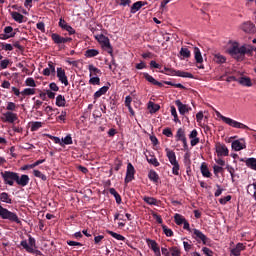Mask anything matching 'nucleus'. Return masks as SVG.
Listing matches in <instances>:
<instances>
[{
    "instance_id": "f257e3e1",
    "label": "nucleus",
    "mask_w": 256,
    "mask_h": 256,
    "mask_svg": "<svg viewBox=\"0 0 256 256\" xmlns=\"http://www.w3.org/2000/svg\"><path fill=\"white\" fill-rule=\"evenodd\" d=\"M216 115L217 117H219L224 123H226V125H229V127H234V129H247L248 131H251V128H249V126L241 123V122H237V120H233L229 117H225L221 114V112L216 111Z\"/></svg>"
},
{
    "instance_id": "f03ea898",
    "label": "nucleus",
    "mask_w": 256,
    "mask_h": 256,
    "mask_svg": "<svg viewBox=\"0 0 256 256\" xmlns=\"http://www.w3.org/2000/svg\"><path fill=\"white\" fill-rule=\"evenodd\" d=\"M0 217L1 219H7L12 223H17L18 225L21 223V220H19V216H17V213L11 212L9 211V209L4 208L1 205H0Z\"/></svg>"
},
{
    "instance_id": "7ed1b4c3",
    "label": "nucleus",
    "mask_w": 256,
    "mask_h": 256,
    "mask_svg": "<svg viewBox=\"0 0 256 256\" xmlns=\"http://www.w3.org/2000/svg\"><path fill=\"white\" fill-rule=\"evenodd\" d=\"M192 237L193 239H195V241H197V243H202L203 245H207L208 247H210L211 245V239L204 235V233L197 228L192 229Z\"/></svg>"
},
{
    "instance_id": "20e7f679",
    "label": "nucleus",
    "mask_w": 256,
    "mask_h": 256,
    "mask_svg": "<svg viewBox=\"0 0 256 256\" xmlns=\"http://www.w3.org/2000/svg\"><path fill=\"white\" fill-rule=\"evenodd\" d=\"M228 52H229V55H231L232 57L239 59V57H243L247 54V47L245 46L239 47L238 43H234L229 48Z\"/></svg>"
},
{
    "instance_id": "39448f33",
    "label": "nucleus",
    "mask_w": 256,
    "mask_h": 256,
    "mask_svg": "<svg viewBox=\"0 0 256 256\" xmlns=\"http://www.w3.org/2000/svg\"><path fill=\"white\" fill-rule=\"evenodd\" d=\"M18 174L19 173L11 172V171L1 172V176L5 185H9L10 187H13V185L17 183Z\"/></svg>"
},
{
    "instance_id": "423d86ee",
    "label": "nucleus",
    "mask_w": 256,
    "mask_h": 256,
    "mask_svg": "<svg viewBox=\"0 0 256 256\" xmlns=\"http://www.w3.org/2000/svg\"><path fill=\"white\" fill-rule=\"evenodd\" d=\"M96 39L102 45V47L107 49V53H109V55H113V47L111 46V42L107 36L100 34L96 36Z\"/></svg>"
},
{
    "instance_id": "0eeeda50",
    "label": "nucleus",
    "mask_w": 256,
    "mask_h": 256,
    "mask_svg": "<svg viewBox=\"0 0 256 256\" xmlns=\"http://www.w3.org/2000/svg\"><path fill=\"white\" fill-rule=\"evenodd\" d=\"M240 30L243 31V33H246L247 35H253L254 33H256V27L254 23L251 21L243 22L240 25Z\"/></svg>"
},
{
    "instance_id": "6e6552de",
    "label": "nucleus",
    "mask_w": 256,
    "mask_h": 256,
    "mask_svg": "<svg viewBox=\"0 0 256 256\" xmlns=\"http://www.w3.org/2000/svg\"><path fill=\"white\" fill-rule=\"evenodd\" d=\"M133 179H135V167L133 166V164H131V162H129L127 164V170H126V176L124 179V183H131V181H133Z\"/></svg>"
},
{
    "instance_id": "1a4fd4ad",
    "label": "nucleus",
    "mask_w": 256,
    "mask_h": 256,
    "mask_svg": "<svg viewBox=\"0 0 256 256\" xmlns=\"http://www.w3.org/2000/svg\"><path fill=\"white\" fill-rule=\"evenodd\" d=\"M215 150L218 155V157H228L229 156V149L225 144H222L220 142L216 143Z\"/></svg>"
},
{
    "instance_id": "9d476101",
    "label": "nucleus",
    "mask_w": 256,
    "mask_h": 256,
    "mask_svg": "<svg viewBox=\"0 0 256 256\" xmlns=\"http://www.w3.org/2000/svg\"><path fill=\"white\" fill-rule=\"evenodd\" d=\"M51 39H52V41H54V43L56 45H61L62 43H71V41H73V38L62 37L61 35H59L57 33H52Z\"/></svg>"
},
{
    "instance_id": "9b49d317",
    "label": "nucleus",
    "mask_w": 256,
    "mask_h": 256,
    "mask_svg": "<svg viewBox=\"0 0 256 256\" xmlns=\"http://www.w3.org/2000/svg\"><path fill=\"white\" fill-rule=\"evenodd\" d=\"M21 247L27 251V253H32V255L41 256L43 253L41 250H37V248H30L29 243H27V240H22L20 242Z\"/></svg>"
},
{
    "instance_id": "f8f14e48",
    "label": "nucleus",
    "mask_w": 256,
    "mask_h": 256,
    "mask_svg": "<svg viewBox=\"0 0 256 256\" xmlns=\"http://www.w3.org/2000/svg\"><path fill=\"white\" fill-rule=\"evenodd\" d=\"M194 58L196 61V67H198V69H205V66H203V56L201 55V50L197 47L194 48Z\"/></svg>"
},
{
    "instance_id": "ddd939ff",
    "label": "nucleus",
    "mask_w": 256,
    "mask_h": 256,
    "mask_svg": "<svg viewBox=\"0 0 256 256\" xmlns=\"http://www.w3.org/2000/svg\"><path fill=\"white\" fill-rule=\"evenodd\" d=\"M3 117L1 118V120L4 123H14L15 121H17V119H19V116H17V113L14 112H6L2 114Z\"/></svg>"
},
{
    "instance_id": "4468645a",
    "label": "nucleus",
    "mask_w": 256,
    "mask_h": 256,
    "mask_svg": "<svg viewBox=\"0 0 256 256\" xmlns=\"http://www.w3.org/2000/svg\"><path fill=\"white\" fill-rule=\"evenodd\" d=\"M146 243L148 247L154 252L155 256H161V248H159V244H157V241L147 239Z\"/></svg>"
},
{
    "instance_id": "2eb2a0df",
    "label": "nucleus",
    "mask_w": 256,
    "mask_h": 256,
    "mask_svg": "<svg viewBox=\"0 0 256 256\" xmlns=\"http://www.w3.org/2000/svg\"><path fill=\"white\" fill-rule=\"evenodd\" d=\"M57 77L65 87L69 86V80L67 79V74H65V70L63 68H57Z\"/></svg>"
},
{
    "instance_id": "dca6fc26",
    "label": "nucleus",
    "mask_w": 256,
    "mask_h": 256,
    "mask_svg": "<svg viewBox=\"0 0 256 256\" xmlns=\"http://www.w3.org/2000/svg\"><path fill=\"white\" fill-rule=\"evenodd\" d=\"M166 157L168 158L169 162L171 163V165L174 167L176 165H179V162L177 161V155L175 154V151L166 148Z\"/></svg>"
},
{
    "instance_id": "f3484780",
    "label": "nucleus",
    "mask_w": 256,
    "mask_h": 256,
    "mask_svg": "<svg viewBox=\"0 0 256 256\" xmlns=\"http://www.w3.org/2000/svg\"><path fill=\"white\" fill-rule=\"evenodd\" d=\"M239 161L245 163L248 169L256 171V158H240Z\"/></svg>"
},
{
    "instance_id": "a211bd4d",
    "label": "nucleus",
    "mask_w": 256,
    "mask_h": 256,
    "mask_svg": "<svg viewBox=\"0 0 256 256\" xmlns=\"http://www.w3.org/2000/svg\"><path fill=\"white\" fill-rule=\"evenodd\" d=\"M245 249H247L245 244L239 242L236 244L235 248L230 250V254L233 256H241V251H245Z\"/></svg>"
},
{
    "instance_id": "6ab92c4d",
    "label": "nucleus",
    "mask_w": 256,
    "mask_h": 256,
    "mask_svg": "<svg viewBox=\"0 0 256 256\" xmlns=\"http://www.w3.org/2000/svg\"><path fill=\"white\" fill-rule=\"evenodd\" d=\"M29 175L27 174H22L21 177H19V174L16 178V183L20 185V187H27L29 185Z\"/></svg>"
},
{
    "instance_id": "aec40b11",
    "label": "nucleus",
    "mask_w": 256,
    "mask_h": 256,
    "mask_svg": "<svg viewBox=\"0 0 256 256\" xmlns=\"http://www.w3.org/2000/svg\"><path fill=\"white\" fill-rule=\"evenodd\" d=\"M175 105L178 107L180 115H185V113H189V111H191V107L181 103V100H176Z\"/></svg>"
},
{
    "instance_id": "412c9836",
    "label": "nucleus",
    "mask_w": 256,
    "mask_h": 256,
    "mask_svg": "<svg viewBox=\"0 0 256 256\" xmlns=\"http://www.w3.org/2000/svg\"><path fill=\"white\" fill-rule=\"evenodd\" d=\"M246 191L248 195H251L254 201H256V181L251 184H248L246 187Z\"/></svg>"
},
{
    "instance_id": "4be33fe9",
    "label": "nucleus",
    "mask_w": 256,
    "mask_h": 256,
    "mask_svg": "<svg viewBox=\"0 0 256 256\" xmlns=\"http://www.w3.org/2000/svg\"><path fill=\"white\" fill-rule=\"evenodd\" d=\"M145 5H147V2H143V1L135 2L131 6L130 13H137V11H139V9H141V7H145Z\"/></svg>"
},
{
    "instance_id": "5701e85b",
    "label": "nucleus",
    "mask_w": 256,
    "mask_h": 256,
    "mask_svg": "<svg viewBox=\"0 0 256 256\" xmlns=\"http://www.w3.org/2000/svg\"><path fill=\"white\" fill-rule=\"evenodd\" d=\"M143 201L147 203V205H155L156 207H159V204L161 203V201L157 200V198L149 196H144Z\"/></svg>"
},
{
    "instance_id": "b1692460",
    "label": "nucleus",
    "mask_w": 256,
    "mask_h": 256,
    "mask_svg": "<svg viewBox=\"0 0 256 256\" xmlns=\"http://www.w3.org/2000/svg\"><path fill=\"white\" fill-rule=\"evenodd\" d=\"M0 201H2V203H8V205H11L13 203L11 195H9V193L7 192L0 193Z\"/></svg>"
},
{
    "instance_id": "393cba45",
    "label": "nucleus",
    "mask_w": 256,
    "mask_h": 256,
    "mask_svg": "<svg viewBox=\"0 0 256 256\" xmlns=\"http://www.w3.org/2000/svg\"><path fill=\"white\" fill-rule=\"evenodd\" d=\"M109 91V86H103L98 91H96L93 95L94 99L97 100L99 97H102V95H105Z\"/></svg>"
},
{
    "instance_id": "a878e982",
    "label": "nucleus",
    "mask_w": 256,
    "mask_h": 256,
    "mask_svg": "<svg viewBox=\"0 0 256 256\" xmlns=\"http://www.w3.org/2000/svg\"><path fill=\"white\" fill-rule=\"evenodd\" d=\"M245 144H243L240 140H235L232 142V149L234 151H241L242 149H245Z\"/></svg>"
},
{
    "instance_id": "bb28decb",
    "label": "nucleus",
    "mask_w": 256,
    "mask_h": 256,
    "mask_svg": "<svg viewBox=\"0 0 256 256\" xmlns=\"http://www.w3.org/2000/svg\"><path fill=\"white\" fill-rule=\"evenodd\" d=\"M238 82L244 87H253V82H251V78L249 77H241Z\"/></svg>"
},
{
    "instance_id": "cd10ccee",
    "label": "nucleus",
    "mask_w": 256,
    "mask_h": 256,
    "mask_svg": "<svg viewBox=\"0 0 256 256\" xmlns=\"http://www.w3.org/2000/svg\"><path fill=\"white\" fill-rule=\"evenodd\" d=\"M200 171L203 177H207V178L211 177V172L209 171V167H207V164L205 162L201 164Z\"/></svg>"
},
{
    "instance_id": "c85d7f7f",
    "label": "nucleus",
    "mask_w": 256,
    "mask_h": 256,
    "mask_svg": "<svg viewBox=\"0 0 256 256\" xmlns=\"http://www.w3.org/2000/svg\"><path fill=\"white\" fill-rule=\"evenodd\" d=\"M109 193H110V195H113V197L116 200V203L118 205H121V201H122L121 195L117 192V190H115V188H110L109 189Z\"/></svg>"
},
{
    "instance_id": "c756f323",
    "label": "nucleus",
    "mask_w": 256,
    "mask_h": 256,
    "mask_svg": "<svg viewBox=\"0 0 256 256\" xmlns=\"http://www.w3.org/2000/svg\"><path fill=\"white\" fill-rule=\"evenodd\" d=\"M66 104H67V100H65V96L59 94L56 97V106L57 107H65Z\"/></svg>"
},
{
    "instance_id": "7c9ffc66",
    "label": "nucleus",
    "mask_w": 256,
    "mask_h": 256,
    "mask_svg": "<svg viewBox=\"0 0 256 256\" xmlns=\"http://www.w3.org/2000/svg\"><path fill=\"white\" fill-rule=\"evenodd\" d=\"M148 179H150L153 183H159V174H157L155 170H150L148 173Z\"/></svg>"
},
{
    "instance_id": "2f4dec72",
    "label": "nucleus",
    "mask_w": 256,
    "mask_h": 256,
    "mask_svg": "<svg viewBox=\"0 0 256 256\" xmlns=\"http://www.w3.org/2000/svg\"><path fill=\"white\" fill-rule=\"evenodd\" d=\"M88 71L90 73V77H93V75H101V70L95 67L93 64L88 66Z\"/></svg>"
},
{
    "instance_id": "473e14b6",
    "label": "nucleus",
    "mask_w": 256,
    "mask_h": 256,
    "mask_svg": "<svg viewBox=\"0 0 256 256\" xmlns=\"http://www.w3.org/2000/svg\"><path fill=\"white\" fill-rule=\"evenodd\" d=\"M11 17L16 23H22L25 16L19 12H11Z\"/></svg>"
},
{
    "instance_id": "72a5a7b5",
    "label": "nucleus",
    "mask_w": 256,
    "mask_h": 256,
    "mask_svg": "<svg viewBox=\"0 0 256 256\" xmlns=\"http://www.w3.org/2000/svg\"><path fill=\"white\" fill-rule=\"evenodd\" d=\"M148 109L150 110V113H157L159 109H161V106L159 104H156L154 102H149L148 103Z\"/></svg>"
},
{
    "instance_id": "f704fd0d",
    "label": "nucleus",
    "mask_w": 256,
    "mask_h": 256,
    "mask_svg": "<svg viewBox=\"0 0 256 256\" xmlns=\"http://www.w3.org/2000/svg\"><path fill=\"white\" fill-rule=\"evenodd\" d=\"M187 137H185V130L183 128H179L176 133V141H185Z\"/></svg>"
},
{
    "instance_id": "c9c22d12",
    "label": "nucleus",
    "mask_w": 256,
    "mask_h": 256,
    "mask_svg": "<svg viewBox=\"0 0 256 256\" xmlns=\"http://www.w3.org/2000/svg\"><path fill=\"white\" fill-rule=\"evenodd\" d=\"M107 233H108V235H111V237H113L114 239H117V241H126V238L121 234H118L111 230H107Z\"/></svg>"
},
{
    "instance_id": "e433bc0d",
    "label": "nucleus",
    "mask_w": 256,
    "mask_h": 256,
    "mask_svg": "<svg viewBox=\"0 0 256 256\" xmlns=\"http://www.w3.org/2000/svg\"><path fill=\"white\" fill-rule=\"evenodd\" d=\"M176 77H183L185 79H193V74L181 70H177Z\"/></svg>"
},
{
    "instance_id": "4c0bfd02",
    "label": "nucleus",
    "mask_w": 256,
    "mask_h": 256,
    "mask_svg": "<svg viewBox=\"0 0 256 256\" xmlns=\"http://www.w3.org/2000/svg\"><path fill=\"white\" fill-rule=\"evenodd\" d=\"M187 219H185V216L181 215V214H175L174 215V221L176 223V225H183V223L186 221Z\"/></svg>"
},
{
    "instance_id": "58836bf2",
    "label": "nucleus",
    "mask_w": 256,
    "mask_h": 256,
    "mask_svg": "<svg viewBox=\"0 0 256 256\" xmlns=\"http://www.w3.org/2000/svg\"><path fill=\"white\" fill-rule=\"evenodd\" d=\"M213 60L215 61V63L221 65L227 61V58H225V56L221 54H215Z\"/></svg>"
},
{
    "instance_id": "ea45409f",
    "label": "nucleus",
    "mask_w": 256,
    "mask_h": 256,
    "mask_svg": "<svg viewBox=\"0 0 256 256\" xmlns=\"http://www.w3.org/2000/svg\"><path fill=\"white\" fill-rule=\"evenodd\" d=\"M99 55V50L97 49H88L85 51V57L91 58V57H97Z\"/></svg>"
},
{
    "instance_id": "a19ab883",
    "label": "nucleus",
    "mask_w": 256,
    "mask_h": 256,
    "mask_svg": "<svg viewBox=\"0 0 256 256\" xmlns=\"http://www.w3.org/2000/svg\"><path fill=\"white\" fill-rule=\"evenodd\" d=\"M159 73H164L165 75H176L177 76V70L164 67L163 70H159Z\"/></svg>"
},
{
    "instance_id": "79ce46f5",
    "label": "nucleus",
    "mask_w": 256,
    "mask_h": 256,
    "mask_svg": "<svg viewBox=\"0 0 256 256\" xmlns=\"http://www.w3.org/2000/svg\"><path fill=\"white\" fill-rule=\"evenodd\" d=\"M169 251L171 256H181V249L177 246L169 248Z\"/></svg>"
},
{
    "instance_id": "37998d69",
    "label": "nucleus",
    "mask_w": 256,
    "mask_h": 256,
    "mask_svg": "<svg viewBox=\"0 0 256 256\" xmlns=\"http://www.w3.org/2000/svg\"><path fill=\"white\" fill-rule=\"evenodd\" d=\"M21 95L23 97H27L29 95H35V89L34 88H25L22 92Z\"/></svg>"
},
{
    "instance_id": "c03bdc74",
    "label": "nucleus",
    "mask_w": 256,
    "mask_h": 256,
    "mask_svg": "<svg viewBox=\"0 0 256 256\" xmlns=\"http://www.w3.org/2000/svg\"><path fill=\"white\" fill-rule=\"evenodd\" d=\"M34 177H37L38 179H41L42 181H47V176L45 174H42L39 170H33Z\"/></svg>"
},
{
    "instance_id": "a18cd8bd",
    "label": "nucleus",
    "mask_w": 256,
    "mask_h": 256,
    "mask_svg": "<svg viewBox=\"0 0 256 256\" xmlns=\"http://www.w3.org/2000/svg\"><path fill=\"white\" fill-rule=\"evenodd\" d=\"M143 77H144V79H146V81H148V83H151L152 85H155V83H156V79L155 78H153V76H151L149 73H147V72H144L143 73Z\"/></svg>"
},
{
    "instance_id": "49530a36",
    "label": "nucleus",
    "mask_w": 256,
    "mask_h": 256,
    "mask_svg": "<svg viewBox=\"0 0 256 256\" xmlns=\"http://www.w3.org/2000/svg\"><path fill=\"white\" fill-rule=\"evenodd\" d=\"M28 247L30 249H37V242L32 236H29L28 238Z\"/></svg>"
},
{
    "instance_id": "de8ad7c7",
    "label": "nucleus",
    "mask_w": 256,
    "mask_h": 256,
    "mask_svg": "<svg viewBox=\"0 0 256 256\" xmlns=\"http://www.w3.org/2000/svg\"><path fill=\"white\" fill-rule=\"evenodd\" d=\"M180 55L184 57V59H189V57H191V51H189L187 48H181Z\"/></svg>"
},
{
    "instance_id": "09e8293b",
    "label": "nucleus",
    "mask_w": 256,
    "mask_h": 256,
    "mask_svg": "<svg viewBox=\"0 0 256 256\" xmlns=\"http://www.w3.org/2000/svg\"><path fill=\"white\" fill-rule=\"evenodd\" d=\"M6 110L11 113H13V111H17V104H15V102H8Z\"/></svg>"
},
{
    "instance_id": "8fccbe9b",
    "label": "nucleus",
    "mask_w": 256,
    "mask_h": 256,
    "mask_svg": "<svg viewBox=\"0 0 256 256\" xmlns=\"http://www.w3.org/2000/svg\"><path fill=\"white\" fill-rule=\"evenodd\" d=\"M43 127V122H32L31 131H39Z\"/></svg>"
},
{
    "instance_id": "3c124183",
    "label": "nucleus",
    "mask_w": 256,
    "mask_h": 256,
    "mask_svg": "<svg viewBox=\"0 0 256 256\" xmlns=\"http://www.w3.org/2000/svg\"><path fill=\"white\" fill-rule=\"evenodd\" d=\"M162 229L166 237H173V230H171V228L167 227L166 225H162Z\"/></svg>"
},
{
    "instance_id": "603ef678",
    "label": "nucleus",
    "mask_w": 256,
    "mask_h": 256,
    "mask_svg": "<svg viewBox=\"0 0 256 256\" xmlns=\"http://www.w3.org/2000/svg\"><path fill=\"white\" fill-rule=\"evenodd\" d=\"M147 161L148 163H150V165H153L154 167H159V165H161L159 163V160H157L155 156H152L151 158H147Z\"/></svg>"
},
{
    "instance_id": "864d4df0",
    "label": "nucleus",
    "mask_w": 256,
    "mask_h": 256,
    "mask_svg": "<svg viewBox=\"0 0 256 256\" xmlns=\"http://www.w3.org/2000/svg\"><path fill=\"white\" fill-rule=\"evenodd\" d=\"M90 85H101V78L99 77H91L89 80Z\"/></svg>"
},
{
    "instance_id": "5fc2aeb1",
    "label": "nucleus",
    "mask_w": 256,
    "mask_h": 256,
    "mask_svg": "<svg viewBox=\"0 0 256 256\" xmlns=\"http://www.w3.org/2000/svg\"><path fill=\"white\" fill-rule=\"evenodd\" d=\"M121 167H123V161H121L120 159H116L114 161V171H119Z\"/></svg>"
},
{
    "instance_id": "6e6d98bb",
    "label": "nucleus",
    "mask_w": 256,
    "mask_h": 256,
    "mask_svg": "<svg viewBox=\"0 0 256 256\" xmlns=\"http://www.w3.org/2000/svg\"><path fill=\"white\" fill-rule=\"evenodd\" d=\"M64 145H73V138L71 135H67L65 138H62Z\"/></svg>"
},
{
    "instance_id": "4d7b16f0",
    "label": "nucleus",
    "mask_w": 256,
    "mask_h": 256,
    "mask_svg": "<svg viewBox=\"0 0 256 256\" xmlns=\"http://www.w3.org/2000/svg\"><path fill=\"white\" fill-rule=\"evenodd\" d=\"M25 84L27 87H37V84L35 83V79L33 78H27L25 81Z\"/></svg>"
},
{
    "instance_id": "13d9d810",
    "label": "nucleus",
    "mask_w": 256,
    "mask_h": 256,
    "mask_svg": "<svg viewBox=\"0 0 256 256\" xmlns=\"http://www.w3.org/2000/svg\"><path fill=\"white\" fill-rule=\"evenodd\" d=\"M231 199H232L231 195H228L226 197L220 198L219 203L220 205H227V203H229Z\"/></svg>"
},
{
    "instance_id": "bf43d9fd",
    "label": "nucleus",
    "mask_w": 256,
    "mask_h": 256,
    "mask_svg": "<svg viewBox=\"0 0 256 256\" xmlns=\"http://www.w3.org/2000/svg\"><path fill=\"white\" fill-rule=\"evenodd\" d=\"M10 60L4 59L0 62V69H7L9 67Z\"/></svg>"
},
{
    "instance_id": "052dcab7",
    "label": "nucleus",
    "mask_w": 256,
    "mask_h": 256,
    "mask_svg": "<svg viewBox=\"0 0 256 256\" xmlns=\"http://www.w3.org/2000/svg\"><path fill=\"white\" fill-rule=\"evenodd\" d=\"M150 69H159L161 71L162 66L158 64L155 60L150 61Z\"/></svg>"
},
{
    "instance_id": "680f3d73",
    "label": "nucleus",
    "mask_w": 256,
    "mask_h": 256,
    "mask_svg": "<svg viewBox=\"0 0 256 256\" xmlns=\"http://www.w3.org/2000/svg\"><path fill=\"white\" fill-rule=\"evenodd\" d=\"M0 45L2 46V49H4V51H13V45L11 44L2 42Z\"/></svg>"
},
{
    "instance_id": "e2e57ef3",
    "label": "nucleus",
    "mask_w": 256,
    "mask_h": 256,
    "mask_svg": "<svg viewBox=\"0 0 256 256\" xmlns=\"http://www.w3.org/2000/svg\"><path fill=\"white\" fill-rule=\"evenodd\" d=\"M217 190L214 193V197H221V194L223 193L224 189L221 188V185L216 184Z\"/></svg>"
},
{
    "instance_id": "0e129e2a",
    "label": "nucleus",
    "mask_w": 256,
    "mask_h": 256,
    "mask_svg": "<svg viewBox=\"0 0 256 256\" xmlns=\"http://www.w3.org/2000/svg\"><path fill=\"white\" fill-rule=\"evenodd\" d=\"M213 169H214V175H216V177L219 175V173H223L222 166L214 165Z\"/></svg>"
},
{
    "instance_id": "69168bd1",
    "label": "nucleus",
    "mask_w": 256,
    "mask_h": 256,
    "mask_svg": "<svg viewBox=\"0 0 256 256\" xmlns=\"http://www.w3.org/2000/svg\"><path fill=\"white\" fill-rule=\"evenodd\" d=\"M4 33L8 34V35H13L14 34V37L16 35L15 32H13V28L11 26H6L4 28Z\"/></svg>"
},
{
    "instance_id": "338daca9",
    "label": "nucleus",
    "mask_w": 256,
    "mask_h": 256,
    "mask_svg": "<svg viewBox=\"0 0 256 256\" xmlns=\"http://www.w3.org/2000/svg\"><path fill=\"white\" fill-rule=\"evenodd\" d=\"M202 252L204 253V255L206 256H213V250L207 248V247H203L202 248Z\"/></svg>"
},
{
    "instance_id": "774afa93",
    "label": "nucleus",
    "mask_w": 256,
    "mask_h": 256,
    "mask_svg": "<svg viewBox=\"0 0 256 256\" xmlns=\"http://www.w3.org/2000/svg\"><path fill=\"white\" fill-rule=\"evenodd\" d=\"M162 133L166 137H173V132L171 131V128H165Z\"/></svg>"
}]
</instances>
